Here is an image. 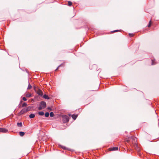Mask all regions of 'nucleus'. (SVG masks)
Masks as SVG:
<instances>
[{
    "instance_id": "nucleus-18",
    "label": "nucleus",
    "mask_w": 159,
    "mask_h": 159,
    "mask_svg": "<svg viewBox=\"0 0 159 159\" xmlns=\"http://www.w3.org/2000/svg\"><path fill=\"white\" fill-rule=\"evenodd\" d=\"M27 106V104L25 102H24L22 105V107H26Z\"/></svg>"
},
{
    "instance_id": "nucleus-7",
    "label": "nucleus",
    "mask_w": 159,
    "mask_h": 159,
    "mask_svg": "<svg viewBox=\"0 0 159 159\" xmlns=\"http://www.w3.org/2000/svg\"><path fill=\"white\" fill-rule=\"evenodd\" d=\"M37 93L39 95H40L41 96H42L43 95V92L40 89H38V90L37 91Z\"/></svg>"
},
{
    "instance_id": "nucleus-19",
    "label": "nucleus",
    "mask_w": 159,
    "mask_h": 159,
    "mask_svg": "<svg viewBox=\"0 0 159 159\" xmlns=\"http://www.w3.org/2000/svg\"><path fill=\"white\" fill-rule=\"evenodd\" d=\"M72 3L71 1H69L68 2V5L69 6H71L72 5Z\"/></svg>"
},
{
    "instance_id": "nucleus-2",
    "label": "nucleus",
    "mask_w": 159,
    "mask_h": 159,
    "mask_svg": "<svg viewBox=\"0 0 159 159\" xmlns=\"http://www.w3.org/2000/svg\"><path fill=\"white\" fill-rule=\"evenodd\" d=\"M31 107H28L26 108H23L19 113V115H22L24 113L30 111Z\"/></svg>"
},
{
    "instance_id": "nucleus-17",
    "label": "nucleus",
    "mask_w": 159,
    "mask_h": 159,
    "mask_svg": "<svg viewBox=\"0 0 159 159\" xmlns=\"http://www.w3.org/2000/svg\"><path fill=\"white\" fill-rule=\"evenodd\" d=\"M32 86L30 84H29L28 85V87L27 88V89H30L32 88Z\"/></svg>"
},
{
    "instance_id": "nucleus-9",
    "label": "nucleus",
    "mask_w": 159,
    "mask_h": 159,
    "mask_svg": "<svg viewBox=\"0 0 159 159\" xmlns=\"http://www.w3.org/2000/svg\"><path fill=\"white\" fill-rule=\"evenodd\" d=\"M43 98L45 99H49L50 98L49 97H48V96L47 95H46V94L44 95L43 96Z\"/></svg>"
},
{
    "instance_id": "nucleus-4",
    "label": "nucleus",
    "mask_w": 159,
    "mask_h": 159,
    "mask_svg": "<svg viewBox=\"0 0 159 159\" xmlns=\"http://www.w3.org/2000/svg\"><path fill=\"white\" fill-rule=\"evenodd\" d=\"M62 120L63 123H66L69 121V117L66 115H64L62 116Z\"/></svg>"
},
{
    "instance_id": "nucleus-8",
    "label": "nucleus",
    "mask_w": 159,
    "mask_h": 159,
    "mask_svg": "<svg viewBox=\"0 0 159 159\" xmlns=\"http://www.w3.org/2000/svg\"><path fill=\"white\" fill-rule=\"evenodd\" d=\"M72 117L74 120H75L77 117V115L73 114L71 116Z\"/></svg>"
},
{
    "instance_id": "nucleus-11",
    "label": "nucleus",
    "mask_w": 159,
    "mask_h": 159,
    "mask_svg": "<svg viewBox=\"0 0 159 159\" xmlns=\"http://www.w3.org/2000/svg\"><path fill=\"white\" fill-rule=\"evenodd\" d=\"M19 134L20 136H23L25 134V133L23 132H20Z\"/></svg>"
},
{
    "instance_id": "nucleus-15",
    "label": "nucleus",
    "mask_w": 159,
    "mask_h": 159,
    "mask_svg": "<svg viewBox=\"0 0 159 159\" xmlns=\"http://www.w3.org/2000/svg\"><path fill=\"white\" fill-rule=\"evenodd\" d=\"M50 116L51 117H52L54 116V114L52 112H51L50 113Z\"/></svg>"
},
{
    "instance_id": "nucleus-23",
    "label": "nucleus",
    "mask_w": 159,
    "mask_h": 159,
    "mask_svg": "<svg viewBox=\"0 0 159 159\" xmlns=\"http://www.w3.org/2000/svg\"><path fill=\"white\" fill-rule=\"evenodd\" d=\"M133 34H129V35L131 37H132V36H133Z\"/></svg>"
},
{
    "instance_id": "nucleus-25",
    "label": "nucleus",
    "mask_w": 159,
    "mask_h": 159,
    "mask_svg": "<svg viewBox=\"0 0 159 159\" xmlns=\"http://www.w3.org/2000/svg\"><path fill=\"white\" fill-rule=\"evenodd\" d=\"M47 109L48 110H50V111H51L52 110V108L50 107H48L47 108Z\"/></svg>"
},
{
    "instance_id": "nucleus-13",
    "label": "nucleus",
    "mask_w": 159,
    "mask_h": 159,
    "mask_svg": "<svg viewBox=\"0 0 159 159\" xmlns=\"http://www.w3.org/2000/svg\"><path fill=\"white\" fill-rule=\"evenodd\" d=\"M17 125H18V126L21 127L22 126V123L21 122L18 123H17Z\"/></svg>"
},
{
    "instance_id": "nucleus-10",
    "label": "nucleus",
    "mask_w": 159,
    "mask_h": 159,
    "mask_svg": "<svg viewBox=\"0 0 159 159\" xmlns=\"http://www.w3.org/2000/svg\"><path fill=\"white\" fill-rule=\"evenodd\" d=\"M35 117V115L33 114H31L29 115V117L30 118H33Z\"/></svg>"
},
{
    "instance_id": "nucleus-6",
    "label": "nucleus",
    "mask_w": 159,
    "mask_h": 159,
    "mask_svg": "<svg viewBox=\"0 0 159 159\" xmlns=\"http://www.w3.org/2000/svg\"><path fill=\"white\" fill-rule=\"evenodd\" d=\"M118 147H113L110 148L109 149V151H116L118 150Z\"/></svg>"
},
{
    "instance_id": "nucleus-5",
    "label": "nucleus",
    "mask_w": 159,
    "mask_h": 159,
    "mask_svg": "<svg viewBox=\"0 0 159 159\" xmlns=\"http://www.w3.org/2000/svg\"><path fill=\"white\" fill-rule=\"evenodd\" d=\"M8 132V130L6 129L0 128V132L5 133Z\"/></svg>"
},
{
    "instance_id": "nucleus-1",
    "label": "nucleus",
    "mask_w": 159,
    "mask_h": 159,
    "mask_svg": "<svg viewBox=\"0 0 159 159\" xmlns=\"http://www.w3.org/2000/svg\"><path fill=\"white\" fill-rule=\"evenodd\" d=\"M130 141L132 142V143L134 144V146L136 149H137V145L136 144V138L134 137H131V138H128V139L126 140V142L127 143H129Z\"/></svg>"
},
{
    "instance_id": "nucleus-28",
    "label": "nucleus",
    "mask_w": 159,
    "mask_h": 159,
    "mask_svg": "<svg viewBox=\"0 0 159 159\" xmlns=\"http://www.w3.org/2000/svg\"><path fill=\"white\" fill-rule=\"evenodd\" d=\"M62 148L63 149H65V147H62Z\"/></svg>"
},
{
    "instance_id": "nucleus-22",
    "label": "nucleus",
    "mask_w": 159,
    "mask_h": 159,
    "mask_svg": "<svg viewBox=\"0 0 159 159\" xmlns=\"http://www.w3.org/2000/svg\"><path fill=\"white\" fill-rule=\"evenodd\" d=\"M23 100L24 101H26L27 100L26 98L25 97L23 98Z\"/></svg>"
},
{
    "instance_id": "nucleus-26",
    "label": "nucleus",
    "mask_w": 159,
    "mask_h": 159,
    "mask_svg": "<svg viewBox=\"0 0 159 159\" xmlns=\"http://www.w3.org/2000/svg\"><path fill=\"white\" fill-rule=\"evenodd\" d=\"M118 31V30H114V31H112V33H114V32H116Z\"/></svg>"
},
{
    "instance_id": "nucleus-12",
    "label": "nucleus",
    "mask_w": 159,
    "mask_h": 159,
    "mask_svg": "<svg viewBox=\"0 0 159 159\" xmlns=\"http://www.w3.org/2000/svg\"><path fill=\"white\" fill-rule=\"evenodd\" d=\"M38 114L40 116H43L44 114V112L43 111L39 112Z\"/></svg>"
},
{
    "instance_id": "nucleus-27",
    "label": "nucleus",
    "mask_w": 159,
    "mask_h": 159,
    "mask_svg": "<svg viewBox=\"0 0 159 159\" xmlns=\"http://www.w3.org/2000/svg\"><path fill=\"white\" fill-rule=\"evenodd\" d=\"M36 87L35 86H34V90L36 91Z\"/></svg>"
},
{
    "instance_id": "nucleus-24",
    "label": "nucleus",
    "mask_w": 159,
    "mask_h": 159,
    "mask_svg": "<svg viewBox=\"0 0 159 159\" xmlns=\"http://www.w3.org/2000/svg\"><path fill=\"white\" fill-rule=\"evenodd\" d=\"M61 64L57 68V69L55 70V71H57L58 70V68L60 67V66H61Z\"/></svg>"
},
{
    "instance_id": "nucleus-21",
    "label": "nucleus",
    "mask_w": 159,
    "mask_h": 159,
    "mask_svg": "<svg viewBox=\"0 0 159 159\" xmlns=\"http://www.w3.org/2000/svg\"><path fill=\"white\" fill-rule=\"evenodd\" d=\"M152 65H154L155 64L154 63V60L153 59L152 60Z\"/></svg>"
},
{
    "instance_id": "nucleus-14",
    "label": "nucleus",
    "mask_w": 159,
    "mask_h": 159,
    "mask_svg": "<svg viewBox=\"0 0 159 159\" xmlns=\"http://www.w3.org/2000/svg\"><path fill=\"white\" fill-rule=\"evenodd\" d=\"M26 96L27 97H30L31 96V94L29 93L26 94Z\"/></svg>"
},
{
    "instance_id": "nucleus-20",
    "label": "nucleus",
    "mask_w": 159,
    "mask_h": 159,
    "mask_svg": "<svg viewBox=\"0 0 159 159\" xmlns=\"http://www.w3.org/2000/svg\"><path fill=\"white\" fill-rule=\"evenodd\" d=\"M151 20H150L149 21V23L148 24V27H149L151 26Z\"/></svg>"
},
{
    "instance_id": "nucleus-16",
    "label": "nucleus",
    "mask_w": 159,
    "mask_h": 159,
    "mask_svg": "<svg viewBox=\"0 0 159 159\" xmlns=\"http://www.w3.org/2000/svg\"><path fill=\"white\" fill-rule=\"evenodd\" d=\"M49 113L48 112H47L45 114V116L46 117H48L49 116Z\"/></svg>"
},
{
    "instance_id": "nucleus-3",
    "label": "nucleus",
    "mask_w": 159,
    "mask_h": 159,
    "mask_svg": "<svg viewBox=\"0 0 159 159\" xmlns=\"http://www.w3.org/2000/svg\"><path fill=\"white\" fill-rule=\"evenodd\" d=\"M46 107V102L44 101H41L39 104V107L38 108L39 110L44 109Z\"/></svg>"
}]
</instances>
